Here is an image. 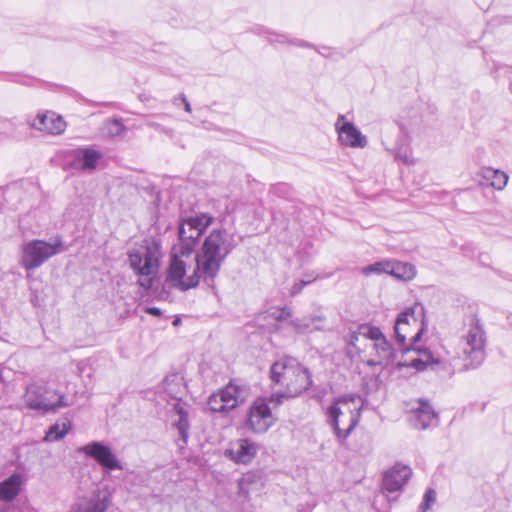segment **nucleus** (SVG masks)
<instances>
[{"mask_svg":"<svg viewBox=\"0 0 512 512\" xmlns=\"http://www.w3.org/2000/svg\"><path fill=\"white\" fill-rule=\"evenodd\" d=\"M236 243L232 235L225 229H213L205 237L200 249L195 255L196 267L190 276L175 281L171 287L182 291L194 288L200 279L206 283L213 282L229 254L235 249Z\"/></svg>","mask_w":512,"mask_h":512,"instance_id":"obj_1","label":"nucleus"},{"mask_svg":"<svg viewBox=\"0 0 512 512\" xmlns=\"http://www.w3.org/2000/svg\"><path fill=\"white\" fill-rule=\"evenodd\" d=\"M270 378L275 384L285 387V391L274 393L269 402L275 406L282 404V399L300 395L312 386L311 374L296 359L285 357L276 361L270 368Z\"/></svg>","mask_w":512,"mask_h":512,"instance_id":"obj_2","label":"nucleus"},{"mask_svg":"<svg viewBox=\"0 0 512 512\" xmlns=\"http://www.w3.org/2000/svg\"><path fill=\"white\" fill-rule=\"evenodd\" d=\"M363 403L359 395H345L337 398L327 408V422L339 440L346 439L357 426Z\"/></svg>","mask_w":512,"mask_h":512,"instance_id":"obj_3","label":"nucleus"},{"mask_svg":"<svg viewBox=\"0 0 512 512\" xmlns=\"http://www.w3.org/2000/svg\"><path fill=\"white\" fill-rule=\"evenodd\" d=\"M487 335L481 321L473 316L458 344V357L465 370L480 367L486 358Z\"/></svg>","mask_w":512,"mask_h":512,"instance_id":"obj_4","label":"nucleus"},{"mask_svg":"<svg viewBox=\"0 0 512 512\" xmlns=\"http://www.w3.org/2000/svg\"><path fill=\"white\" fill-rule=\"evenodd\" d=\"M202 234L186 218L178 228V242L171 250L170 264L167 270V282L172 286L175 281H180L186 275V262L183 257H189L196 247Z\"/></svg>","mask_w":512,"mask_h":512,"instance_id":"obj_5","label":"nucleus"},{"mask_svg":"<svg viewBox=\"0 0 512 512\" xmlns=\"http://www.w3.org/2000/svg\"><path fill=\"white\" fill-rule=\"evenodd\" d=\"M160 257V248L156 243H147L129 251L130 267L139 276L138 284L142 288L146 290L152 288L153 280L159 270Z\"/></svg>","mask_w":512,"mask_h":512,"instance_id":"obj_6","label":"nucleus"},{"mask_svg":"<svg viewBox=\"0 0 512 512\" xmlns=\"http://www.w3.org/2000/svg\"><path fill=\"white\" fill-rule=\"evenodd\" d=\"M62 245L60 239H56L53 243L40 239L29 240L21 246L19 263L26 271H33L60 253Z\"/></svg>","mask_w":512,"mask_h":512,"instance_id":"obj_7","label":"nucleus"},{"mask_svg":"<svg viewBox=\"0 0 512 512\" xmlns=\"http://www.w3.org/2000/svg\"><path fill=\"white\" fill-rule=\"evenodd\" d=\"M360 333L364 338L370 339L374 343L373 350L375 357L366 362L368 366L388 367L394 363L396 350L379 327L370 324H361Z\"/></svg>","mask_w":512,"mask_h":512,"instance_id":"obj_8","label":"nucleus"},{"mask_svg":"<svg viewBox=\"0 0 512 512\" xmlns=\"http://www.w3.org/2000/svg\"><path fill=\"white\" fill-rule=\"evenodd\" d=\"M24 401L28 408L43 414L68 405L64 395L38 384H31L27 387Z\"/></svg>","mask_w":512,"mask_h":512,"instance_id":"obj_9","label":"nucleus"},{"mask_svg":"<svg viewBox=\"0 0 512 512\" xmlns=\"http://www.w3.org/2000/svg\"><path fill=\"white\" fill-rule=\"evenodd\" d=\"M418 324V319L413 309H407L397 316L394 332L396 341L398 345L403 348V352L410 351V346L421 339L424 330L423 326L419 327L417 331L412 334V327L417 328Z\"/></svg>","mask_w":512,"mask_h":512,"instance_id":"obj_10","label":"nucleus"},{"mask_svg":"<svg viewBox=\"0 0 512 512\" xmlns=\"http://www.w3.org/2000/svg\"><path fill=\"white\" fill-rule=\"evenodd\" d=\"M246 397L245 387L230 382L208 398L207 407L211 412L230 411L243 403Z\"/></svg>","mask_w":512,"mask_h":512,"instance_id":"obj_11","label":"nucleus"},{"mask_svg":"<svg viewBox=\"0 0 512 512\" xmlns=\"http://www.w3.org/2000/svg\"><path fill=\"white\" fill-rule=\"evenodd\" d=\"M334 127L340 145L353 149H364L368 146V138L346 115L339 114Z\"/></svg>","mask_w":512,"mask_h":512,"instance_id":"obj_12","label":"nucleus"},{"mask_svg":"<svg viewBox=\"0 0 512 512\" xmlns=\"http://www.w3.org/2000/svg\"><path fill=\"white\" fill-rule=\"evenodd\" d=\"M87 457L95 460L104 470H122L123 466L110 446L100 441H92L77 449Z\"/></svg>","mask_w":512,"mask_h":512,"instance_id":"obj_13","label":"nucleus"},{"mask_svg":"<svg viewBox=\"0 0 512 512\" xmlns=\"http://www.w3.org/2000/svg\"><path fill=\"white\" fill-rule=\"evenodd\" d=\"M275 423L269 404L265 398H257L250 407L248 426L255 433L266 432Z\"/></svg>","mask_w":512,"mask_h":512,"instance_id":"obj_14","label":"nucleus"},{"mask_svg":"<svg viewBox=\"0 0 512 512\" xmlns=\"http://www.w3.org/2000/svg\"><path fill=\"white\" fill-rule=\"evenodd\" d=\"M26 122L31 128L52 135L61 134L66 128L63 118L49 111L28 116Z\"/></svg>","mask_w":512,"mask_h":512,"instance_id":"obj_15","label":"nucleus"},{"mask_svg":"<svg viewBox=\"0 0 512 512\" xmlns=\"http://www.w3.org/2000/svg\"><path fill=\"white\" fill-rule=\"evenodd\" d=\"M414 350L417 352V357L412 358L408 363L398 362V368L412 367L417 371H424L429 368L439 371L445 368V363L439 357H436L429 349L419 348Z\"/></svg>","mask_w":512,"mask_h":512,"instance_id":"obj_16","label":"nucleus"},{"mask_svg":"<svg viewBox=\"0 0 512 512\" xmlns=\"http://www.w3.org/2000/svg\"><path fill=\"white\" fill-rule=\"evenodd\" d=\"M412 475L410 467L396 464L383 477V489L392 493L402 489Z\"/></svg>","mask_w":512,"mask_h":512,"instance_id":"obj_17","label":"nucleus"},{"mask_svg":"<svg viewBox=\"0 0 512 512\" xmlns=\"http://www.w3.org/2000/svg\"><path fill=\"white\" fill-rule=\"evenodd\" d=\"M159 393L165 394L176 403L180 402L182 397L186 393V384L184 377L180 373H172L165 377L161 385L159 386Z\"/></svg>","mask_w":512,"mask_h":512,"instance_id":"obj_18","label":"nucleus"},{"mask_svg":"<svg viewBox=\"0 0 512 512\" xmlns=\"http://www.w3.org/2000/svg\"><path fill=\"white\" fill-rule=\"evenodd\" d=\"M257 453V446L249 439H240L237 441L236 446L227 449L225 455L236 463L248 464L250 463Z\"/></svg>","mask_w":512,"mask_h":512,"instance_id":"obj_19","label":"nucleus"},{"mask_svg":"<svg viewBox=\"0 0 512 512\" xmlns=\"http://www.w3.org/2000/svg\"><path fill=\"white\" fill-rule=\"evenodd\" d=\"M101 158V152L90 147H82L74 151V159L82 170L95 169Z\"/></svg>","mask_w":512,"mask_h":512,"instance_id":"obj_20","label":"nucleus"},{"mask_svg":"<svg viewBox=\"0 0 512 512\" xmlns=\"http://www.w3.org/2000/svg\"><path fill=\"white\" fill-rule=\"evenodd\" d=\"M21 484L22 477L18 473H14L0 482V499L3 501H12L19 494Z\"/></svg>","mask_w":512,"mask_h":512,"instance_id":"obj_21","label":"nucleus"},{"mask_svg":"<svg viewBox=\"0 0 512 512\" xmlns=\"http://www.w3.org/2000/svg\"><path fill=\"white\" fill-rule=\"evenodd\" d=\"M479 176H481L486 181H489L490 185L497 189L503 190L507 183L509 176L502 170L493 169L491 167H483L479 171Z\"/></svg>","mask_w":512,"mask_h":512,"instance_id":"obj_22","label":"nucleus"},{"mask_svg":"<svg viewBox=\"0 0 512 512\" xmlns=\"http://www.w3.org/2000/svg\"><path fill=\"white\" fill-rule=\"evenodd\" d=\"M417 270L411 263L390 260L389 275L403 281H411L415 278Z\"/></svg>","mask_w":512,"mask_h":512,"instance_id":"obj_23","label":"nucleus"},{"mask_svg":"<svg viewBox=\"0 0 512 512\" xmlns=\"http://www.w3.org/2000/svg\"><path fill=\"white\" fill-rule=\"evenodd\" d=\"M414 426L418 429H426L436 418V414L428 402L420 401L415 410Z\"/></svg>","mask_w":512,"mask_h":512,"instance_id":"obj_24","label":"nucleus"},{"mask_svg":"<svg viewBox=\"0 0 512 512\" xmlns=\"http://www.w3.org/2000/svg\"><path fill=\"white\" fill-rule=\"evenodd\" d=\"M72 424L68 418L60 419L49 427L44 440L48 442L59 441L63 439L71 430Z\"/></svg>","mask_w":512,"mask_h":512,"instance_id":"obj_25","label":"nucleus"},{"mask_svg":"<svg viewBox=\"0 0 512 512\" xmlns=\"http://www.w3.org/2000/svg\"><path fill=\"white\" fill-rule=\"evenodd\" d=\"M174 410L179 415V419L176 422V427L178 429L180 439L182 440L183 444H186L189 436L188 432L190 427L188 422V413L180 402L174 404Z\"/></svg>","mask_w":512,"mask_h":512,"instance_id":"obj_26","label":"nucleus"},{"mask_svg":"<svg viewBox=\"0 0 512 512\" xmlns=\"http://www.w3.org/2000/svg\"><path fill=\"white\" fill-rule=\"evenodd\" d=\"M325 317L321 315H313V316H307L302 318H296L292 319L290 321V326L293 327L296 333L298 334H305V333H311V323L320 321L324 322Z\"/></svg>","mask_w":512,"mask_h":512,"instance_id":"obj_27","label":"nucleus"},{"mask_svg":"<svg viewBox=\"0 0 512 512\" xmlns=\"http://www.w3.org/2000/svg\"><path fill=\"white\" fill-rule=\"evenodd\" d=\"M108 508V500L106 497L100 498L99 495L90 499L84 505H80L73 512H105Z\"/></svg>","mask_w":512,"mask_h":512,"instance_id":"obj_28","label":"nucleus"},{"mask_svg":"<svg viewBox=\"0 0 512 512\" xmlns=\"http://www.w3.org/2000/svg\"><path fill=\"white\" fill-rule=\"evenodd\" d=\"M126 132V127L119 119H109L102 127V134L105 137L114 138L122 136Z\"/></svg>","mask_w":512,"mask_h":512,"instance_id":"obj_29","label":"nucleus"},{"mask_svg":"<svg viewBox=\"0 0 512 512\" xmlns=\"http://www.w3.org/2000/svg\"><path fill=\"white\" fill-rule=\"evenodd\" d=\"M389 269H390V260H382L375 262L371 265H368L366 267H363L361 269V273L365 276H370L372 274H388L389 275Z\"/></svg>","mask_w":512,"mask_h":512,"instance_id":"obj_30","label":"nucleus"},{"mask_svg":"<svg viewBox=\"0 0 512 512\" xmlns=\"http://www.w3.org/2000/svg\"><path fill=\"white\" fill-rule=\"evenodd\" d=\"M188 219L191 221V223H193V225L197 228V231H199L202 235L214 221L213 216L207 213H199L195 216L188 217Z\"/></svg>","mask_w":512,"mask_h":512,"instance_id":"obj_31","label":"nucleus"},{"mask_svg":"<svg viewBox=\"0 0 512 512\" xmlns=\"http://www.w3.org/2000/svg\"><path fill=\"white\" fill-rule=\"evenodd\" d=\"M403 140V137H401L400 142H403ZM393 154L395 155L396 159L402 161L407 165L414 164V160L411 157L410 150L408 149V147L404 146L403 143L397 144V147L393 149Z\"/></svg>","mask_w":512,"mask_h":512,"instance_id":"obj_32","label":"nucleus"},{"mask_svg":"<svg viewBox=\"0 0 512 512\" xmlns=\"http://www.w3.org/2000/svg\"><path fill=\"white\" fill-rule=\"evenodd\" d=\"M258 35L264 36L269 42H279V43H285L288 41V38L284 34H278L273 31H270L267 28L260 27L255 31Z\"/></svg>","mask_w":512,"mask_h":512,"instance_id":"obj_33","label":"nucleus"},{"mask_svg":"<svg viewBox=\"0 0 512 512\" xmlns=\"http://www.w3.org/2000/svg\"><path fill=\"white\" fill-rule=\"evenodd\" d=\"M436 502V491L432 488H429L423 497L421 504L419 505L420 512H427L431 509L433 504Z\"/></svg>","mask_w":512,"mask_h":512,"instance_id":"obj_34","label":"nucleus"},{"mask_svg":"<svg viewBox=\"0 0 512 512\" xmlns=\"http://www.w3.org/2000/svg\"><path fill=\"white\" fill-rule=\"evenodd\" d=\"M291 315H292V310L287 306L278 308L275 311L271 312V316L276 321H279V322H282V321L288 319L289 317H291Z\"/></svg>","mask_w":512,"mask_h":512,"instance_id":"obj_35","label":"nucleus"},{"mask_svg":"<svg viewBox=\"0 0 512 512\" xmlns=\"http://www.w3.org/2000/svg\"><path fill=\"white\" fill-rule=\"evenodd\" d=\"M315 279L316 277L308 280H301L299 282L294 283L290 290V295L295 296L299 294L304 289L305 286L312 283Z\"/></svg>","mask_w":512,"mask_h":512,"instance_id":"obj_36","label":"nucleus"},{"mask_svg":"<svg viewBox=\"0 0 512 512\" xmlns=\"http://www.w3.org/2000/svg\"><path fill=\"white\" fill-rule=\"evenodd\" d=\"M178 101H181L182 104L184 105V109L186 112L190 113L191 112V105L189 103V101L187 100L186 96L184 94H180L178 96H175L172 100V103L175 105V106H178Z\"/></svg>","mask_w":512,"mask_h":512,"instance_id":"obj_37","label":"nucleus"},{"mask_svg":"<svg viewBox=\"0 0 512 512\" xmlns=\"http://www.w3.org/2000/svg\"><path fill=\"white\" fill-rule=\"evenodd\" d=\"M360 336L363 337V335L360 333V326H359L357 331L350 333V335L348 337V345L350 347L356 348V343L358 342Z\"/></svg>","mask_w":512,"mask_h":512,"instance_id":"obj_38","label":"nucleus"},{"mask_svg":"<svg viewBox=\"0 0 512 512\" xmlns=\"http://www.w3.org/2000/svg\"><path fill=\"white\" fill-rule=\"evenodd\" d=\"M145 124H146V126H148V127H151V128L156 129V130L162 131V132H164V133H166V134H168L169 132H171V130H170V129H168V128H163V127H161L158 123H156V122H154V121H150V120H149V121H146V123H145Z\"/></svg>","mask_w":512,"mask_h":512,"instance_id":"obj_39","label":"nucleus"},{"mask_svg":"<svg viewBox=\"0 0 512 512\" xmlns=\"http://www.w3.org/2000/svg\"><path fill=\"white\" fill-rule=\"evenodd\" d=\"M146 311L148 314L153 315V316L161 315V310L158 307H150V308H147Z\"/></svg>","mask_w":512,"mask_h":512,"instance_id":"obj_40","label":"nucleus"},{"mask_svg":"<svg viewBox=\"0 0 512 512\" xmlns=\"http://www.w3.org/2000/svg\"><path fill=\"white\" fill-rule=\"evenodd\" d=\"M323 322H320V321H317V322H314V323H311V332L313 331H320L323 329V325H322Z\"/></svg>","mask_w":512,"mask_h":512,"instance_id":"obj_41","label":"nucleus"},{"mask_svg":"<svg viewBox=\"0 0 512 512\" xmlns=\"http://www.w3.org/2000/svg\"><path fill=\"white\" fill-rule=\"evenodd\" d=\"M250 478H251V476H250L249 474H247V475H245V476L241 479V481H240V483H239V486H240V489H241V490H243V489H244V485L250 481Z\"/></svg>","mask_w":512,"mask_h":512,"instance_id":"obj_42","label":"nucleus"},{"mask_svg":"<svg viewBox=\"0 0 512 512\" xmlns=\"http://www.w3.org/2000/svg\"><path fill=\"white\" fill-rule=\"evenodd\" d=\"M109 34L111 35V37H114V38L119 36V33L116 31H109Z\"/></svg>","mask_w":512,"mask_h":512,"instance_id":"obj_43","label":"nucleus"},{"mask_svg":"<svg viewBox=\"0 0 512 512\" xmlns=\"http://www.w3.org/2000/svg\"><path fill=\"white\" fill-rule=\"evenodd\" d=\"M174 325H177L179 324V319H176L174 322H173Z\"/></svg>","mask_w":512,"mask_h":512,"instance_id":"obj_44","label":"nucleus"},{"mask_svg":"<svg viewBox=\"0 0 512 512\" xmlns=\"http://www.w3.org/2000/svg\"><path fill=\"white\" fill-rule=\"evenodd\" d=\"M294 45H302V43L292 42Z\"/></svg>","mask_w":512,"mask_h":512,"instance_id":"obj_45","label":"nucleus"},{"mask_svg":"<svg viewBox=\"0 0 512 512\" xmlns=\"http://www.w3.org/2000/svg\"><path fill=\"white\" fill-rule=\"evenodd\" d=\"M509 320H510V324L512 326V315L509 317Z\"/></svg>","mask_w":512,"mask_h":512,"instance_id":"obj_46","label":"nucleus"}]
</instances>
